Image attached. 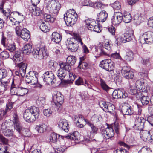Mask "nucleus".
<instances>
[{
    "label": "nucleus",
    "instance_id": "nucleus-1",
    "mask_svg": "<svg viewBox=\"0 0 153 153\" xmlns=\"http://www.w3.org/2000/svg\"><path fill=\"white\" fill-rule=\"evenodd\" d=\"M82 120L85 122L86 123L85 125L87 124L90 126L91 129V131L90 132L89 138L92 139L93 138L94 135L97 133L98 128L94 125L88 120L84 119L83 116L81 114L75 115L74 118V123L76 124L77 126L79 128H83L84 126L83 124H80L79 120Z\"/></svg>",
    "mask_w": 153,
    "mask_h": 153
},
{
    "label": "nucleus",
    "instance_id": "nucleus-2",
    "mask_svg": "<svg viewBox=\"0 0 153 153\" xmlns=\"http://www.w3.org/2000/svg\"><path fill=\"white\" fill-rule=\"evenodd\" d=\"M39 110L38 107L35 106L30 107L25 110L23 114V118L26 121L31 122L35 121L38 117Z\"/></svg>",
    "mask_w": 153,
    "mask_h": 153
},
{
    "label": "nucleus",
    "instance_id": "nucleus-3",
    "mask_svg": "<svg viewBox=\"0 0 153 153\" xmlns=\"http://www.w3.org/2000/svg\"><path fill=\"white\" fill-rule=\"evenodd\" d=\"M73 36V38H69L68 39L66 42V45L70 51L74 52L76 51L79 48V45L75 41V39L77 40L79 42L81 45H82L83 43L79 34L74 33Z\"/></svg>",
    "mask_w": 153,
    "mask_h": 153
},
{
    "label": "nucleus",
    "instance_id": "nucleus-4",
    "mask_svg": "<svg viewBox=\"0 0 153 153\" xmlns=\"http://www.w3.org/2000/svg\"><path fill=\"white\" fill-rule=\"evenodd\" d=\"M64 20L68 26H72L77 20V15L74 10L70 9L64 14Z\"/></svg>",
    "mask_w": 153,
    "mask_h": 153
},
{
    "label": "nucleus",
    "instance_id": "nucleus-5",
    "mask_svg": "<svg viewBox=\"0 0 153 153\" xmlns=\"http://www.w3.org/2000/svg\"><path fill=\"white\" fill-rule=\"evenodd\" d=\"M53 102H52L53 107L55 111H59L61 110V107L63 103L64 99V96L61 93L56 92L53 96Z\"/></svg>",
    "mask_w": 153,
    "mask_h": 153
},
{
    "label": "nucleus",
    "instance_id": "nucleus-6",
    "mask_svg": "<svg viewBox=\"0 0 153 153\" xmlns=\"http://www.w3.org/2000/svg\"><path fill=\"white\" fill-rule=\"evenodd\" d=\"M46 7L50 13L57 15L61 8V5L55 0H51L46 3Z\"/></svg>",
    "mask_w": 153,
    "mask_h": 153
},
{
    "label": "nucleus",
    "instance_id": "nucleus-7",
    "mask_svg": "<svg viewBox=\"0 0 153 153\" xmlns=\"http://www.w3.org/2000/svg\"><path fill=\"white\" fill-rule=\"evenodd\" d=\"M33 56L39 59H42L48 56L46 48L45 46L38 48L34 49L32 52Z\"/></svg>",
    "mask_w": 153,
    "mask_h": 153
},
{
    "label": "nucleus",
    "instance_id": "nucleus-8",
    "mask_svg": "<svg viewBox=\"0 0 153 153\" xmlns=\"http://www.w3.org/2000/svg\"><path fill=\"white\" fill-rule=\"evenodd\" d=\"M16 33L25 41H27L30 38L29 31L26 28H23L21 25L17 26L16 28Z\"/></svg>",
    "mask_w": 153,
    "mask_h": 153
},
{
    "label": "nucleus",
    "instance_id": "nucleus-9",
    "mask_svg": "<svg viewBox=\"0 0 153 153\" xmlns=\"http://www.w3.org/2000/svg\"><path fill=\"white\" fill-rule=\"evenodd\" d=\"M38 73L34 71H30L28 73L25 78L26 83L31 85H35L38 82Z\"/></svg>",
    "mask_w": 153,
    "mask_h": 153
},
{
    "label": "nucleus",
    "instance_id": "nucleus-10",
    "mask_svg": "<svg viewBox=\"0 0 153 153\" xmlns=\"http://www.w3.org/2000/svg\"><path fill=\"white\" fill-rule=\"evenodd\" d=\"M139 40L140 42L149 44L153 42V32H145L140 34Z\"/></svg>",
    "mask_w": 153,
    "mask_h": 153
},
{
    "label": "nucleus",
    "instance_id": "nucleus-11",
    "mask_svg": "<svg viewBox=\"0 0 153 153\" xmlns=\"http://www.w3.org/2000/svg\"><path fill=\"white\" fill-rule=\"evenodd\" d=\"M44 81L48 85H53L56 81L54 74L52 71H47L43 74Z\"/></svg>",
    "mask_w": 153,
    "mask_h": 153
},
{
    "label": "nucleus",
    "instance_id": "nucleus-12",
    "mask_svg": "<svg viewBox=\"0 0 153 153\" xmlns=\"http://www.w3.org/2000/svg\"><path fill=\"white\" fill-rule=\"evenodd\" d=\"M86 27L89 30L99 33L101 31V28L94 19H88L86 21Z\"/></svg>",
    "mask_w": 153,
    "mask_h": 153
},
{
    "label": "nucleus",
    "instance_id": "nucleus-13",
    "mask_svg": "<svg viewBox=\"0 0 153 153\" xmlns=\"http://www.w3.org/2000/svg\"><path fill=\"white\" fill-rule=\"evenodd\" d=\"M99 105L105 112L112 113L115 109L114 105L108 102L100 101L99 102Z\"/></svg>",
    "mask_w": 153,
    "mask_h": 153
},
{
    "label": "nucleus",
    "instance_id": "nucleus-14",
    "mask_svg": "<svg viewBox=\"0 0 153 153\" xmlns=\"http://www.w3.org/2000/svg\"><path fill=\"white\" fill-rule=\"evenodd\" d=\"M145 121L146 120L143 117L136 116L134 124L133 126V128L137 130H143Z\"/></svg>",
    "mask_w": 153,
    "mask_h": 153
},
{
    "label": "nucleus",
    "instance_id": "nucleus-15",
    "mask_svg": "<svg viewBox=\"0 0 153 153\" xmlns=\"http://www.w3.org/2000/svg\"><path fill=\"white\" fill-rule=\"evenodd\" d=\"M99 66L108 71H111L114 68L113 62L110 59H106L102 60L100 62Z\"/></svg>",
    "mask_w": 153,
    "mask_h": 153
},
{
    "label": "nucleus",
    "instance_id": "nucleus-16",
    "mask_svg": "<svg viewBox=\"0 0 153 153\" xmlns=\"http://www.w3.org/2000/svg\"><path fill=\"white\" fill-rule=\"evenodd\" d=\"M141 138L146 142H152L153 139V136L151 134L149 131L142 130L140 133Z\"/></svg>",
    "mask_w": 153,
    "mask_h": 153
},
{
    "label": "nucleus",
    "instance_id": "nucleus-17",
    "mask_svg": "<svg viewBox=\"0 0 153 153\" xmlns=\"http://www.w3.org/2000/svg\"><path fill=\"white\" fill-rule=\"evenodd\" d=\"M123 20V15L120 12H115L111 18V22L114 25L120 24Z\"/></svg>",
    "mask_w": 153,
    "mask_h": 153
},
{
    "label": "nucleus",
    "instance_id": "nucleus-18",
    "mask_svg": "<svg viewBox=\"0 0 153 153\" xmlns=\"http://www.w3.org/2000/svg\"><path fill=\"white\" fill-rule=\"evenodd\" d=\"M13 122L15 129L20 134L22 128L20 125L19 117L16 111H14L13 115Z\"/></svg>",
    "mask_w": 153,
    "mask_h": 153
},
{
    "label": "nucleus",
    "instance_id": "nucleus-19",
    "mask_svg": "<svg viewBox=\"0 0 153 153\" xmlns=\"http://www.w3.org/2000/svg\"><path fill=\"white\" fill-rule=\"evenodd\" d=\"M112 96L115 99L122 98H125L128 96V94L124 90L122 89L115 90L113 91Z\"/></svg>",
    "mask_w": 153,
    "mask_h": 153
},
{
    "label": "nucleus",
    "instance_id": "nucleus-20",
    "mask_svg": "<svg viewBox=\"0 0 153 153\" xmlns=\"http://www.w3.org/2000/svg\"><path fill=\"white\" fill-rule=\"evenodd\" d=\"M101 133L106 139L112 137L114 134L113 129L111 127H108L105 129H102Z\"/></svg>",
    "mask_w": 153,
    "mask_h": 153
},
{
    "label": "nucleus",
    "instance_id": "nucleus-21",
    "mask_svg": "<svg viewBox=\"0 0 153 153\" xmlns=\"http://www.w3.org/2000/svg\"><path fill=\"white\" fill-rule=\"evenodd\" d=\"M122 111L124 115H131L134 113V111L131 106L128 104H125L122 106Z\"/></svg>",
    "mask_w": 153,
    "mask_h": 153
},
{
    "label": "nucleus",
    "instance_id": "nucleus-22",
    "mask_svg": "<svg viewBox=\"0 0 153 153\" xmlns=\"http://www.w3.org/2000/svg\"><path fill=\"white\" fill-rule=\"evenodd\" d=\"M58 126L62 130H63L65 132L68 131V123L67 121L65 119H61L60 120L58 123Z\"/></svg>",
    "mask_w": 153,
    "mask_h": 153
},
{
    "label": "nucleus",
    "instance_id": "nucleus-23",
    "mask_svg": "<svg viewBox=\"0 0 153 153\" xmlns=\"http://www.w3.org/2000/svg\"><path fill=\"white\" fill-rule=\"evenodd\" d=\"M17 66L19 68V71L21 76L22 77H24L26 74V69L27 66V64L21 62L18 64Z\"/></svg>",
    "mask_w": 153,
    "mask_h": 153
},
{
    "label": "nucleus",
    "instance_id": "nucleus-24",
    "mask_svg": "<svg viewBox=\"0 0 153 153\" xmlns=\"http://www.w3.org/2000/svg\"><path fill=\"white\" fill-rule=\"evenodd\" d=\"M30 11L33 15L36 16H39L42 13V10L37 6V5H32L30 7Z\"/></svg>",
    "mask_w": 153,
    "mask_h": 153
},
{
    "label": "nucleus",
    "instance_id": "nucleus-25",
    "mask_svg": "<svg viewBox=\"0 0 153 153\" xmlns=\"http://www.w3.org/2000/svg\"><path fill=\"white\" fill-rule=\"evenodd\" d=\"M145 84L144 80L143 79H141L136 82V88L139 91L142 90V91H143L144 90L146 89V87L145 86Z\"/></svg>",
    "mask_w": 153,
    "mask_h": 153
},
{
    "label": "nucleus",
    "instance_id": "nucleus-26",
    "mask_svg": "<svg viewBox=\"0 0 153 153\" xmlns=\"http://www.w3.org/2000/svg\"><path fill=\"white\" fill-rule=\"evenodd\" d=\"M107 17L108 14L104 10H102L97 15V21L103 22L105 21Z\"/></svg>",
    "mask_w": 153,
    "mask_h": 153
},
{
    "label": "nucleus",
    "instance_id": "nucleus-27",
    "mask_svg": "<svg viewBox=\"0 0 153 153\" xmlns=\"http://www.w3.org/2000/svg\"><path fill=\"white\" fill-rule=\"evenodd\" d=\"M19 85L15 84L13 79L11 84L10 93L12 95H18Z\"/></svg>",
    "mask_w": 153,
    "mask_h": 153
},
{
    "label": "nucleus",
    "instance_id": "nucleus-28",
    "mask_svg": "<svg viewBox=\"0 0 153 153\" xmlns=\"http://www.w3.org/2000/svg\"><path fill=\"white\" fill-rule=\"evenodd\" d=\"M32 48L31 45L27 44L22 48V53L24 54L29 55L32 52Z\"/></svg>",
    "mask_w": 153,
    "mask_h": 153
},
{
    "label": "nucleus",
    "instance_id": "nucleus-29",
    "mask_svg": "<svg viewBox=\"0 0 153 153\" xmlns=\"http://www.w3.org/2000/svg\"><path fill=\"white\" fill-rule=\"evenodd\" d=\"M61 36L59 33L54 32L52 33L51 36V40L56 43H59L61 41Z\"/></svg>",
    "mask_w": 153,
    "mask_h": 153
},
{
    "label": "nucleus",
    "instance_id": "nucleus-30",
    "mask_svg": "<svg viewBox=\"0 0 153 153\" xmlns=\"http://www.w3.org/2000/svg\"><path fill=\"white\" fill-rule=\"evenodd\" d=\"M48 128L47 125L42 123L36 126L35 129L38 132L41 133L46 131Z\"/></svg>",
    "mask_w": 153,
    "mask_h": 153
},
{
    "label": "nucleus",
    "instance_id": "nucleus-31",
    "mask_svg": "<svg viewBox=\"0 0 153 153\" xmlns=\"http://www.w3.org/2000/svg\"><path fill=\"white\" fill-rule=\"evenodd\" d=\"M134 31L132 30H130L128 33H125L123 34L124 39L126 42L130 41L132 39L134 36Z\"/></svg>",
    "mask_w": 153,
    "mask_h": 153
},
{
    "label": "nucleus",
    "instance_id": "nucleus-32",
    "mask_svg": "<svg viewBox=\"0 0 153 153\" xmlns=\"http://www.w3.org/2000/svg\"><path fill=\"white\" fill-rule=\"evenodd\" d=\"M60 136L55 133L51 134L50 136V142L51 143H56L57 142Z\"/></svg>",
    "mask_w": 153,
    "mask_h": 153
},
{
    "label": "nucleus",
    "instance_id": "nucleus-33",
    "mask_svg": "<svg viewBox=\"0 0 153 153\" xmlns=\"http://www.w3.org/2000/svg\"><path fill=\"white\" fill-rule=\"evenodd\" d=\"M67 72V71H64V70L60 68L58 70L56 74L58 77L61 80H62L64 79L66 76Z\"/></svg>",
    "mask_w": 153,
    "mask_h": 153
},
{
    "label": "nucleus",
    "instance_id": "nucleus-34",
    "mask_svg": "<svg viewBox=\"0 0 153 153\" xmlns=\"http://www.w3.org/2000/svg\"><path fill=\"white\" fill-rule=\"evenodd\" d=\"M65 137L67 139H72L73 140L79 141L80 140V138L78 132H75L70 135H67L65 136Z\"/></svg>",
    "mask_w": 153,
    "mask_h": 153
},
{
    "label": "nucleus",
    "instance_id": "nucleus-35",
    "mask_svg": "<svg viewBox=\"0 0 153 153\" xmlns=\"http://www.w3.org/2000/svg\"><path fill=\"white\" fill-rule=\"evenodd\" d=\"M40 28L41 30L44 32H48L50 29L49 25L47 22H42L40 26Z\"/></svg>",
    "mask_w": 153,
    "mask_h": 153
},
{
    "label": "nucleus",
    "instance_id": "nucleus-36",
    "mask_svg": "<svg viewBox=\"0 0 153 153\" xmlns=\"http://www.w3.org/2000/svg\"><path fill=\"white\" fill-rule=\"evenodd\" d=\"M134 22L137 25H139L141 22L144 21V19L139 14L134 15Z\"/></svg>",
    "mask_w": 153,
    "mask_h": 153
},
{
    "label": "nucleus",
    "instance_id": "nucleus-37",
    "mask_svg": "<svg viewBox=\"0 0 153 153\" xmlns=\"http://www.w3.org/2000/svg\"><path fill=\"white\" fill-rule=\"evenodd\" d=\"M13 103L11 102H10L7 104L6 109L5 111L3 110L1 111L0 113V115L2 116L1 114H2L3 116L6 114L7 112L10 111L13 108Z\"/></svg>",
    "mask_w": 153,
    "mask_h": 153
},
{
    "label": "nucleus",
    "instance_id": "nucleus-38",
    "mask_svg": "<svg viewBox=\"0 0 153 153\" xmlns=\"http://www.w3.org/2000/svg\"><path fill=\"white\" fill-rule=\"evenodd\" d=\"M132 19L131 15L128 12H126L124 13L123 20L126 23H129Z\"/></svg>",
    "mask_w": 153,
    "mask_h": 153
},
{
    "label": "nucleus",
    "instance_id": "nucleus-39",
    "mask_svg": "<svg viewBox=\"0 0 153 153\" xmlns=\"http://www.w3.org/2000/svg\"><path fill=\"white\" fill-rule=\"evenodd\" d=\"M134 58V54L131 51H129L126 52V54L124 56L125 59L129 61L132 60Z\"/></svg>",
    "mask_w": 153,
    "mask_h": 153
},
{
    "label": "nucleus",
    "instance_id": "nucleus-40",
    "mask_svg": "<svg viewBox=\"0 0 153 153\" xmlns=\"http://www.w3.org/2000/svg\"><path fill=\"white\" fill-rule=\"evenodd\" d=\"M76 57L73 56H68L66 59L67 64L71 65H74L76 62Z\"/></svg>",
    "mask_w": 153,
    "mask_h": 153
},
{
    "label": "nucleus",
    "instance_id": "nucleus-41",
    "mask_svg": "<svg viewBox=\"0 0 153 153\" xmlns=\"http://www.w3.org/2000/svg\"><path fill=\"white\" fill-rule=\"evenodd\" d=\"M14 61L16 62H18L23 60V57L21 55L20 52H17L14 54L13 57Z\"/></svg>",
    "mask_w": 153,
    "mask_h": 153
},
{
    "label": "nucleus",
    "instance_id": "nucleus-42",
    "mask_svg": "<svg viewBox=\"0 0 153 153\" xmlns=\"http://www.w3.org/2000/svg\"><path fill=\"white\" fill-rule=\"evenodd\" d=\"M36 103L40 107H43L45 104V99L44 97H39L36 101Z\"/></svg>",
    "mask_w": 153,
    "mask_h": 153
},
{
    "label": "nucleus",
    "instance_id": "nucleus-43",
    "mask_svg": "<svg viewBox=\"0 0 153 153\" xmlns=\"http://www.w3.org/2000/svg\"><path fill=\"white\" fill-rule=\"evenodd\" d=\"M60 68L64 71H67L68 72L70 71L71 70L70 65L65 63L62 62L60 64Z\"/></svg>",
    "mask_w": 153,
    "mask_h": 153
},
{
    "label": "nucleus",
    "instance_id": "nucleus-44",
    "mask_svg": "<svg viewBox=\"0 0 153 153\" xmlns=\"http://www.w3.org/2000/svg\"><path fill=\"white\" fill-rule=\"evenodd\" d=\"M28 92V89L25 88H23L22 87H20L19 86L18 96H22Z\"/></svg>",
    "mask_w": 153,
    "mask_h": 153
},
{
    "label": "nucleus",
    "instance_id": "nucleus-45",
    "mask_svg": "<svg viewBox=\"0 0 153 153\" xmlns=\"http://www.w3.org/2000/svg\"><path fill=\"white\" fill-rule=\"evenodd\" d=\"M150 100V99L147 96H142L140 98V101L143 105L148 104Z\"/></svg>",
    "mask_w": 153,
    "mask_h": 153
},
{
    "label": "nucleus",
    "instance_id": "nucleus-46",
    "mask_svg": "<svg viewBox=\"0 0 153 153\" xmlns=\"http://www.w3.org/2000/svg\"><path fill=\"white\" fill-rule=\"evenodd\" d=\"M100 84L102 89L106 91H107L110 88L106 84L104 80L102 79H100Z\"/></svg>",
    "mask_w": 153,
    "mask_h": 153
},
{
    "label": "nucleus",
    "instance_id": "nucleus-47",
    "mask_svg": "<svg viewBox=\"0 0 153 153\" xmlns=\"http://www.w3.org/2000/svg\"><path fill=\"white\" fill-rule=\"evenodd\" d=\"M10 40L2 36L1 41V43L4 48H6L10 43Z\"/></svg>",
    "mask_w": 153,
    "mask_h": 153
},
{
    "label": "nucleus",
    "instance_id": "nucleus-48",
    "mask_svg": "<svg viewBox=\"0 0 153 153\" xmlns=\"http://www.w3.org/2000/svg\"><path fill=\"white\" fill-rule=\"evenodd\" d=\"M123 36L124 35L123 34L121 36H119L116 38V44L117 45L118 44H121L122 43H123L126 42Z\"/></svg>",
    "mask_w": 153,
    "mask_h": 153
},
{
    "label": "nucleus",
    "instance_id": "nucleus-49",
    "mask_svg": "<svg viewBox=\"0 0 153 153\" xmlns=\"http://www.w3.org/2000/svg\"><path fill=\"white\" fill-rule=\"evenodd\" d=\"M138 153H152V152L149 148L147 146H144L139 151Z\"/></svg>",
    "mask_w": 153,
    "mask_h": 153
},
{
    "label": "nucleus",
    "instance_id": "nucleus-50",
    "mask_svg": "<svg viewBox=\"0 0 153 153\" xmlns=\"http://www.w3.org/2000/svg\"><path fill=\"white\" fill-rule=\"evenodd\" d=\"M6 48L10 52H13L15 51L16 49V45L14 43H10L8 45Z\"/></svg>",
    "mask_w": 153,
    "mask_h": 153
},
{
    "label": "nucleus",
    "instance_id": "nucleus-51",
    "mask_svg": "<svg viewBox=\"0 0 153 153\" xmlns=\"http://www.w3.org/2000/svg\"><path fill=\"white\" fill-rule=\"evenodd\" d=\"M8 80L6 81L0 80V85L3 88V89L5 91L6 90L8 85Z\"/></svg>",
    "mask_w": 153,
    "mask_h": 153
},
{
    "label": "nucleus",
    "instance_id": "nucleus-52",
    "mask_svg": "<svg viewBox=\"0 0 153 153\" xmlns=\"http://www.w3.org/2000/svg\"><path fill=\"white\" fill-rule=\"evenodd\" d=\"M43 113L45 116L49 117L51 116L52 114V111L50 109H46L43 110Z\"/></svg>",
    "mask_w": 153,
    "mask_h": 153
},
{
    "label": "nucleus",
    "instance_id": "nucleus-53",
    "mask_svg": "<svg viewBox=\"0 0 153 153\" xmlns=\"http://www.w3.org/2000/svg\"><path fill=\"white\" fill-rule=\"evenodd\" d=\"M7 74V72L5 69H0V79L6 77Z\"/></svg>",
    "mask_w": 153,
    "mask_h": 153
},
{
    "label": "nucleus",
    "instance_id": "nucleus-54",
    "mask_svg": "<svg viewBox=\"0 0 153 153\" xmlns=\"http://www.w3.org/2000/svg\"><path fill=\"white\" fill-rule=\"evenodd\" d=\"M111 6L114 9L118 10L121 8L120 4L118 1H116L111 4Z\"/></svg>",
    "mask_w": 153,
    "mask_h": 153
},
{
    "label": "nucleus",
    "instance_id": "nucleus-55",
    "mask_svg": "<svg viewBox=\"0 0 153 153\" xmlns=\"http://www.w3.org/2000/svg\"><path fill=\"white\" fill-rule=\"evenodd\" d=\"M10 21L12 23V25L15 26H20V22L16 21V19L12 17H10L9 19Z\"/></svg>",
    "mask_w": 153,
    "mask_h": 153
},
{
    "label": "nucleus",
    "instance_id": "nucleus-56",
    "mask_svg": "<svg viewBox=\"0 0 153 153\" xmlns=\"http://www.w3.org/2000/svg\"><path fill=\"white\" fill-rule=\"evenodd\" d=\"M0 56L3 59H7L9 56V53L6 51H3L1 53Z\"/></svg>",
    "mask_w": 153,
    "mask_h": 153
},
{
    "label": "nucleus",
    "instance_id": "nucleus-57",
    "mask_svg": "<svg viewBox=\"0 0 153 153\" xmlns=\"http://www.w3.org/2000/svg\"><path fill=\"white\" fill-rule=\"evenodd\" d=\"M91 49L92 50L93 53L94 54H96L97 55L96 56L98 57V53L100 52V48H99L98 47L93 46Z\"/></svg>",
    "mask_w": 153,
    "mask_h": 153
},
{
    "label": "nucleus",
    "instance_id": "nucleus-58",
    "mask_svg": "<svg viewBox=\"0 0 153 153\" xmlns=\"http://www.w3.org/2000/svg\"><path fill=\"white\" fill-rule=\"evenodd\" d=\"M104 46L105 49L108 51H110L112 45L108 41L105 43Z\"/></svg>",
    "mask_w": 153,
    "mask_h": 153
},
{
    "label": "nucleus",
    "instance_id": "nucleus-59",
    "mask_svg": "<svg viewBox=\"0 0 153 153\" xmlns=\"http://www.w3.org/2000/svg\"><path fill=\"white\" fill-rule=\"evenodd\" d=\"M127 74H126L127 76L126 75L123 76L126 79H132L133 78L134 75L132 71L129 72Z\"/></svg>",
    "mask_w": 153,
    "mask_h": 153
},
{
    "label": "nucleus",
    "instance_id": "nucleus-60",
    "mask_svg": "<svg viewBox=\"0 0 153 153\" xmlns=\"http://www.w3.org/2000/svg\"><path fill=\"white\" fill-rule=\"evenodd\" d=\"M111 57L114 58L118 59L120 60H122L123 59L118 53H114L111 54Z\"/></svg>",
    "mask_w": 153,
    "mask_h": 153
},
{
    "label": "nucleus",
    "instance_id": "nucleus-61",
    "mask_svg": "<svg viewBox=\"0 0 153 153\" xmlns=\"http://www.w3.org/2000/svg\"><path fill=\"white\" fill-rule=\"evenodd\" d=\"M68 72L69 77L68 80L71 81H74L76 77V76L75 74L72 72H70L69 71Z\"/></svg>",
    "mask_w": 153,
    "mask_h": 153
},
{
    "label": "nucleus",
    "instance_id": "nucleus-62",
    "mask_svg": "<svg viewBox=\"0 0 153 153\" xmlns=\"http://www.w3.org/2000/svg\"><path fill=\"white\" fill-rule=\"evenodd\" d=\"M88 65L87 63L85 62L79 63L78 65V67L82 69H85L87 66Z\"/></svg>",
    "mask_w": 153,
    "mask_h": 153
},
{
    "label": "nucleus",
    "instance_id": "nucleus-63",
    "mask_svg": "<svg viewBox=\"0 0 153 153\" xmlns=\"http://www.w3.org/2000/svg\"><path fill=\"white\" fill-rule=\"evenodd\" d=\"M115 153H129L128 151L125 149H117Z\"/></svg>",
    "mask_w": 153,
    "mask_h": 153
},
{
    "label": "nucleus",
    "instance_id": "nucleus-64",
    "mask_svg": "<svg viewBox=\"0 0 153 153\" xmlns=\"http://www.w3.org/2000/svg\"><path fill=\"white\" fill-rule=\"evenodd\" d=\"M147 24L150 27L153 28V17H152L149 18L148 19Z\"/></svg>",
    "mask_w": 153,
    "mask_h": 153
}]
</instances>
